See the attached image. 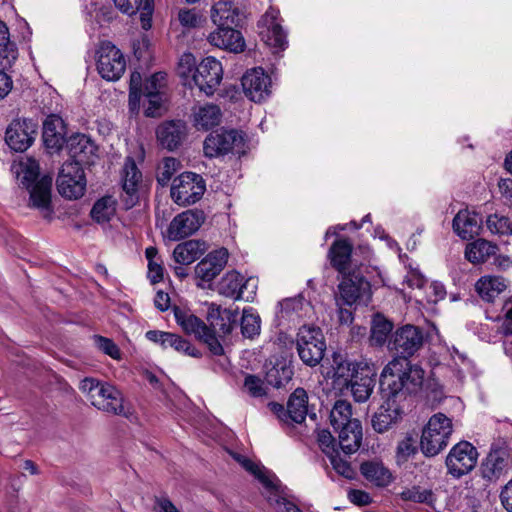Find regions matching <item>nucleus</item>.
Segmentation results:
<instances>
[{
  "mask_svg": "<svg viewBox=\"0 0 512 512\" xmlns=\"http://www.w3.org/2000/svg\"><path fill=\"white\" fill-rule=\"evenodd\" d=\"M11 169L20 184L29 189V205L38 209L43 217L50 218L53 212L51 208L52 177L43 176L37 180L39 164L35 159L29 157L15 161Z\"/></svg>",
  "mask_w": 512,
  "mask_h": 512,
  "instance_id": "obj_1",
  "label": "nucleus"
},
{
  "mask_svg": "<svg viewBox=\"0 0 512 512\" xmlns=\"http://www.w3.org/2000/svg\"><path fill=\"white\" fill-rule=\"evenodd\" d=\"M424 370L407 359L394 358L383 369L380 384L383 391L395 398L400 393L418 394L424 383Z\"/></svg>",
  "mask_w": 512,
  "mask_h": 512,
  "instance_id": "obj_2",
  "label": "nucleus"
},
{
  "mask_svg": "<svg viewBox=\"0 0 512 512\" xmlns=\"http://www.w3.org/2000/svg\"><path fill=\"white\" fill-rule=\"evenodd\" d=\"M235 459L246 471L259 480L264 488V495L278 512H301L294 503L285 497L279 480L272 472L245 456L236 455Z\"/></svg>",
  "mask_w": 512,
  "mask_h": 512,
  "instance_id": "obj_3",
  "label": "nucleus"
},
{
  "mask_svg": "<svg viewBox=\"0 0 512 512\" xmlns=\"http://www.w3.org/2000/svg\"><path fill=\"white\" fill-rule=\"evenodd\" d=\"M79 389L97 409L117 415L126 413L122 394L115 386L95 378H85L81 381Z\"/></svg>",
  "mask_w": 512,
  "mask_h": 512,
  "instance_id": "obj_4",
  "label": "nucleus"
},
{
  "mask_svg": "<svg viewBox=\"0 0 512 512\" xmlns=\"http://www.w3.org/2000/svg\"><path fill=\"white\" fill-rule=\"evenodd\" d=\"M453 433L452 419L443 413L432 415L423 427L420 449L427 457L438 455L444 450Z\"/></svg>",
  "mask_w": 512,
  "mask_h": 512,
  "instance_id": "obj_5",
  "label": "nucleus"
},
{
  "mask_svg": "<svg viewBox=\"0 0 512 512\" xmlns=\"http://www.w3.org/2000/svg\"><path fill=\"white\" fill-rule=\"evenodd\" d=\"M296 347L300 359L308 366H316L324 356L326 343L319 327L303 325L296 337Z\"/></svg>",
  "mask_w": 512,
  "mask_h": 512,
  "instance_id": "obj_6",
  "label": "nucleus"
},
{
  "mask_svg": "<svg viewBox=\"0 0 512 512\" xmlns=\"http://www.w3.org/2000/svg\"><path fill=\"white\" fill-rule=\"evenodd\" d=\"M205 190V181L201 175L184 172L172 180L170 195L176 204L189 206L199 201Z\"/></svg>",
  "mask_w": 512,
  "mask_h": 512,
  "instance_id": "obj_7",
  "label": "nucleus"
},
{
  "mask_svg": "<svg viewBox=\"0 0 512 512\" xmlns=\"http://www.w3.org/2000/svg\"><path fill=\"white\" fill-rule=\"evenodd\" d=\"M174 316L177 324L186 334L194 335L203 341L214 355H221L223 353V347L215 333L197 316L189 310L178 307L174 309Z\"/></svg>",
  "mask_w": 512,
  "mask_h": 512,
  "instance_id": "obj_8",
  "label": "nucleus"
},
{
  "mask_svg": "<svg viewBox=\"0 0 512 512\" xmlns=\"http://www.w3.org/2000/svg\"><path fill=\"white\" fill-rule=\"evenodd\" d=\"M341 275L342 279L335 296L336 305H340V301L349 307L358 303L367 304L371 298L370 283L355 271Z\"/></svg>",
  "mask_w": 512,
  "mask_h": 512,
  "instance_id": "obj_9",
  "label": "nucleus"
},
{
  "mask_svg": "<svg viewBox=\"0 0 512 512\" xmlns=\"http://www.w3.org/2000/svg\"><path fill=\"white\" fill-rule=\"evenodd\" d=\"M359 251L362 254L361 257L357 250L353 251L352 245L347 240L338 239L331 245L328 257L331 265L340 274H345L369 260L371 252L368 247H359Z\"/></svg>",
  "mask_w": 512,
  "mask_h": 512,
  "instance_id": "obj_10",
  "label": "nucleus"
},
{
  "mask_svg": "<svg viewBox=\"0 0 512 512\" xmlns=\"http://www.w3.org/2000/svg\"><path fill=\"white\" fill-rule=\"evenodd\" d=\"M280 12L270 7L259 21L260 36L272 53L279 54L288 46L287 32L282 27Z\"/></svg>",
  "mask_w": 512,
  "mask_h": 512,
  "instance_id": "obj_11",
  "label": "nucleus"
},
{
  "mask_svg": "<svg viewBox=\"0 0 512 512\" xmlns=\"http://www.w3.org/2000/svg\"><path fill=\"white\" fill-rule=\"evenodd\" d=\"M257 284L256 278L245 279L237 271H229L219 281L217 291L225 297L252 302L256 296Z\"/></svg>",
  "mask_w": 512,
  "mask_h": 512,
  "instance_id": "obj_12",
  "label": "nucleus"
},
{
  "mask_svg": "<svg viewBox=\"0 0 512 512\" xmlns=\"http://www.w3.org/2000/svg\"><path fill=\"white\" fill-rule=\"evenodd\" d=\"M241 86L250 101L262 103L271 95L272 78L262 66H254L243 74Z\"/></svg>",
  "mask_w": 512,
  "mask_h": 512,
  "instance_id": "obj_13",
  "label": "nucleus"
},
{
  "mask_svg": "<svg viewBox=\"0 0 512 512\" xmlns=\"http://www.w3.org/2000/svg\"><path fill=\"white\" fill-rule=\"evenodd\" d=\"M478 452L476 448L467 441L455 444L446 457L448 473L459 478L469 473L477 464Z\"/></svg>",
  "mask_w": 512,
  "mask_h": 512,
  "instance_id": "obj_14",
  "label": "nucleus"
},
{
  "mask_svg": "<svg viewBox=\"0 0 512 512\" xmlns=\"http://www.w3.org/2000/svg\"><path fill=\"white\" fill-rule=\"evenodd\" d=\"M59 193L68 199H78L84 195L86 178L78 163H64L57 178Z\"/></svg>",
  "mask_w": 512,
  "mask_h": 512,
  "instance_id": "obj_15",
  "label": "nucleus"
},
{
  "mask_svg": "<svg viewBox=\"0 0 512 512\" xmlns=\"http://www.w3.org/2000/svg\"><path fill=\"white\" fill-rule=\"evenodd\" d=\"M38 125L31 119H14L5 131V142L15 152H24L33 144Z\"/></svg>",
  "mask_w": 512,
  "mask_h": 512,
  "instance_id": "obj_16",
  "label": "nucleus"
},
{
  "mask_svg": "<svg viewBox=\"0 0 512 512\" xmlns=\"http://www.w3.org/2000/svg\"><path fill=\"white\" fill-rule=\"evenodd\" d=\"M229 252L221 247L208 253L195 267V275L200 288L210 287L211 282L220 274L228 262Z\"/></svg>",
  "mask_w": 512,
  "mask_h": 512,
  "instance_id": "obj_17",
  "label": "nucleus"
},
{
  "mask_svg": "<svg viewBox=\"0 0 512 512\" xmlns=\"http://www.w3.org/2000/svg\"><path fill=\"white\" fill-rule=\"evenodd\" d=\"M423 341L424 336L420 328L405 325L395 331L388 347L391 351L400 354V358L407 359L421 348Z\"/></svg>",
  "mask_w": 512,
  "mask_h": 512,
  "instance_id": "obj_18",
  "label": "nucleus"
},
{
  "mask_svg": "<svg viewBox=\"0 0 512 512\" xmlns=\"http://www.w3.org/2000/svg\"><path fill=\"white\" fill-rule=\"evenodd\" d=\"M243 143L242 136L235 130H218L209 134L203 145L204 154L213 158L232 152Z\"/></svg>",
  "mask_w": 512,
  "mask_h": 512,
  "instance_id": "obj_19",
  "label": "nucleus"
},
{
  "mask_svg": "<svg viewBox=\"0 0 512 512\" xmlns=\"http://www.w3.org/2000/svg\"><path fill=\"white\" fill-rule=\"evenodd\" d=\"M180 74L185 76L188 73L191 81L206 95H212L219 86L222 77V66H179Z\"/></svg>",
  "mask_w": 512,
  "mask_h": 512,
  "instance_id": "obj_20",
  "label": "nucleus"
},
{
  "mask_svg": "<svg viewBox=\"0 0 512 512\" xmlns=\"http://www.w3.org/2000/svg\"><path fill=\"white\" fill-rule=\"evenodd\" d=\"M366 361H351L340 353H334L332 356V364L327 376L332 379L334 386L340 389L349 387V384L359 374L360 368L367 365Z\"/></svg>",
  "mask_w": 512,
  "mask_h": 512,
  "instance_id": "obj_21",
  "label": "nucleus"
},
{
  "mask_svg": "<svg viewBox=\"0 0 512 512\" xmlns=\"http://www.w3.org/2000/svg\"><path fill=\"white\" fill-rule=\"evenodd\" d=\"M205 220L204 214L199 210H187L178 214L167 229L170 240L177 241L195 233Z\"/></svg>",
  "mask_w": 512,
  "mask_h": 512,
  "instance_id": "obj_22",
  "label": "nucleus"
},
{
  "mask_svg": "<svg viewBox=\"0 0 512 512\" xmlns=\"http://www.w3.org/2000/svg\"><path fill=\"white\" fill-rule=\"evenodd\" d=\"M271 410L284 421L290 419L295 423H302L308 414V395L302 388H297L289 397L287 409L277 403H271Z\"/></svg>",
  "mask_w": 512,
  "mask_h": 512,
  "instance_id": "obj_23",
  "label": "nucleus"
},
{
  "mask_svg": "<svg viewBox=\"0 0 512 512\" xmlns=\"http://www.w3.org/2000/svg\"><path fill=\"white\" fill-rule=\"evenodd\" d=\"M67 147L72 161L66 163H78L82 165L93 164L96 159L97 147L91 139L84 134H75L69 137Z\"/></svg>",
  "mask_w": 512,
  "mask_h": 512,
  "instance_id": "obj_24",
  "label": "nucleus"
},
{
  "mask_svg": "<svg viewBox=\"0 0 512 512\" xmlns=\"http://www.w3.org/2000/svg\"><path fill=\"white\" fill-rule=\"evenodd\" d=\"M403 413L404 411L397 402V398L390 395L373 416L372 426L375 431L383 433L400 420Z\"/></svg>",
  "mask_w": 512,
  "mask_h": 512,
  "instance_id": "obj_25",
  "label": "nucleus"
},
{
  "mask_svg": "<svg viewBox=\"0 0 512 512\" xmlns=\"http://www.w3.org/2000/svg\"><path fill=\"white\" fill-rule=\"evenodd\" d=\"M234 25H223L212 32L208 40L216 47L228 50L233 53L242 52L245 46L240 31L233 29Z\"/></svg>",
  "mask_w": 512,
  "mask_h": 512,
  "instance_id": "obj_26",
  "label": "nucleus"
},
{
  "mask_svg": "<svg viewBox=\"0 0 512 512\" xmlns=\"http://www.w3.org/2000/svg\"><path fill=\"white\" fill-rule=\"evenodd\" d=\"M142 181V173L138 169L135 161L127 157L122 170V186L126 194L125 203L131 208L137 202L138 188Z\"/></svg>",
  "mask_w": 512,
  "mask_h": 512,
  "instance_id": "obj_27",
  "label": "nucleus"
},
{
  "mask_svg": "<svg viewBox=\"0 0 512 512\" xmlns=\"http://www.w3.org/2000/svg\"><path fill=\"white\" fill-rule=\"evenodd\" d=\"M482 228V218L468 209L460 210L453 219V230L462 239L468 240L477 236Z\"/></svg>",
  "mask_w": 512,
  "mask_h": 512,
  "instance_id": "obj_28",
  "label": "nucleus"
},
{
  "mask_svg": "<svg viewBox=\"0 0 512 512\" xmlns=\"http://www.w3.org/2000/svg\"><path fill=\"white\" fill-rule=\"evenodd\" d=\"M360 368L359 374L349 384L352 396L356 402H366L374 389L376 371L369 363Z\"/></svg>",
  "mask_w": 512,
  "mask_h": 512,
  "instance_id": "obj_29",
  "label": "nucleus"
},
{
  "mask_svg": "<svg viewBox=\"0 0 512 512\" xmlns=\"http://www.w3.org/2000/svg\"><path fill=\"white\" fill-rule=\"evenodd\" d=\"M207 320L214 328V333L229 334L236 322L237 314L231 309H223L216 303H207Z\"/></svg>",
  "mask_w": 512,
  "mask_h": 512,
  "instance_id": "obj_30",
  "label": "nucleus"
},
{
  "mask_svg": "<svg viewBox=\"0 0 512 512\" xmlns=\"http://www.w3.org/2000/svg\"><path fill=\"white\" fill-rule=\"evenodd\" d=\"M115 6L128 15L140 13L141 26L144 30L151 28V19L154 11L153 0H112Z\"/></svg>",
  "mask_w": 512,
  "mask_h": 512,
  "instance_id": "obj_31",
  "label": "nucleus"
},
{
  "mask_svg": "<svg viewBox=\"0 0 512 512\" xmlns=\"http://www.w3.org/2000/svg\"><path fill=\"white\" fill-rule=\"evenodd\" d=\"M242 16L240 9L231 1H218L211 9V19L217 27L223 25L238 26Z\"/></svg>",
  "mask_w": 512,
  "mask_h": 512,
  "instance_id": "obj_32",
  "label": "nucleus"
},
{
  "mask_svg": "<svg viewBox=\"0 0 512 512\" xmlns=\"http://www.w3.org/2000/svg\"><path fill=\"white\" fill-rule=\"evenodd\" d=\"M185 128L182 121L165 122L157 128V139L163 147L173 150L181 143L185 135Z\"/></svg>",
  "mask_w": 512,
  "mask_h": 512,
  "instance_id": "obj_33",
  "label": "nucleus"
},
{
  "mask_svg": "<svg viewBox=\"0 0 512 512\" xmlns=\"http://www.w3.org/2000/svg\"><path fill=\"white\" fill-rule=\"evenodd\" d=\"M506 288V280L501 276L495 275H485L475 283L476 292L485 302H494Z\"/></svg>",
  "mask_w": 512,
  "mask_h": 512,
  "instance_id": "obj_34",
  "label": "nucleus"
},
{
  "mask_svg": "<svg viewBox=\"0 0 512 512\" xmlns=\"http://www.w3.org/2000/svg\"><path fill=\"white\" fill-rule=\"evenodd\" d=\"M88 57L95 64H121L125 61L122 51L110 41L99 42L92 51L88 52Z\"/></svg>",
  "mask_w": 512,
  "mask_h": 512,
  "instance_id": "obj_35",
  "label": "nucleus"
},
{
  "mask_svg": "<svg viewBox=\"0 0 512 512\" xmlns=\"http://www.w3.org/2000/svg\"><path fill=\"white\" fill-rule=\"evenodd\" d=\"M192 116L198 130H208L220 123L222 112L217 105L207 103L195 107Z\"/></svg>",
  "mask_w": 512,
  "mask_h": 512,
  "instance_id": "obj_36",
  "label": "nucleus"
},
{
  "mask_svg": "<svg viewBox=\"0 0 512 512\" xmlns=\"http://www.w3.org/2000/svg\"><path fill=\"white\" fill-rule=\"evenodd\" d=\"M508 467V455L500 449L490 451L482 463L481 471L484 478L489 480L499 478Z\"/></svg>",
  "mask_w": 512,
  "mask_h": 512,
  "instance_id": "obj_37",
  "label": "nucleus"
},
{
  "mask_svg": "<svg viewBox=\"0 0 512 512\" xmlns=\"http://www.w3.org/2000/svg\"><path fill=\"white\" fill-rule=\"evenodd\" d=\"M336 431L338 432L339 446L345 454H352L359 449L362 440L360 421H352L348 426Z\"/></svg>",
  "mask_w": 512,
  "mask_h": 512,
  "instance_id": "obj_38",
  "label": "nucleus"
},
{
  "mask_svg": "<svg viewBox=\"0 0 512 512\" xmlns=\"http://www.w3.org/2000/svg\"><path fill=\"white\" fill-rule=\"evenodd\" d=\"M360 471L367 481L378 487H386L393 481L391 471L380 461L364 462Z\"/></svg>",
  "mask_w": 512,
  "mask_h": 512,
  "instance_id": "obj_39",
  "label": "nucleus"
},
{
  "mask_svg": "<svg viewBox=\"0 0 512 512\" xmlns=\"http://www.w3.org/2000/svg\"><path fill=\"white\" fill-rule=\"evenodd\" d=\"M207 250L204 241L188 240L178 244L173 251L174 260L181 265H189Z\"/></svg>",
  "mask_w": 512,
  "mask_h": 512,
  "instance_id": "obj_40",
  "label": "nucleus"
},
{
  "mask_svg": "<svg viewBox=\"0 0 512 512\" xmlns=\"http://www.w3.org/2000/svg\"><path fill=\"white\" fill-rule=\"evenodd\" d=\"M497 252V246L486 239H477L467 244L465 249V257L472 264H480L486 262L491 256Z\"/></svg>",
  "mask_w": 512,
  "mask_h": 512,
  "instance_id": "obj_41",
  "label": "nucleus"
},
{
  "mask_svg": "<svg viewBox=\"0 0 512 512\" xmlns=\"http://www.w3.org/2000/svg\"><path fill=\"white\" fill-rule=\"evenodd\" d=\"M43 138L48 147L61 145L63 139V120L57 115H50L43 123Z\"/></svg>",
  "mask_w": 512,
  "mask_h": 512,
  "instance_id": "obj_42",
  "label": "nucleus"
},
{
  "mask_svg": "<svg viewBox=\"0 0 512 512\" xmlns=\"http://www.w3.org/2000/svg\"><path fill=\"white\" fill-rule=\"evenodd\" d=\"M280 313L282 317L292 318L308 316L312 311V306L309 302L299 295L292 298H287L279 303Z\"/></svg>",
  "mask_w": 512,
  "mask_h": 512,
  "instance_id": "obj_43",
  "label": "nucleus"
},
{
  "mask_svg": "<svg viewBox=\"0 0 512 512\" xmlns=\"http://www.w3.org/2000/svg\"><path fill=\"white\" fill-rule=\"evenodd\" d=\"M352 421H359L352 418V406L346 400H338L335 402L330 412V423L335 430L348 426Z\"/></svg>",
  "mask_w": 512,
  "mask_h": 512,
  "instance_id": "obj_44",
  "label": "nucleus"
},
{
  "mask_svg": "<svg viewBox=\"0 0 512 512\" xmlns=\"http://www.w3.org/2000/svg\"><path fill=\"white\" fill-rule=\"evenodd\" d=\"M393 329V324L383 315L376 314L371 325L370 342L374 346L383 345Z\"/></svg>",
  "mask_w": 512,
  "mask_h": 512,
  "instance_id": "obj_45",
  "label": "nucleus"
},
{
  "mask_svg": "<svg viewBox=\"0 0 512 512\" xmlns=\"http://www.w3.org/2000/svg\"><path fill=\"white\" fill-rule=\"evenodd\" d=\"M116 213V201L112 197L99 199L91 210L92 218L98 223L110 221Z\"/></svg>",
  "mask_w": 512,
  "mask_h": 512,
  "instance_id": "obj_46",
  "label": "nucleus"
},
{
  "mask_svg": "<svg viewBox=\"0 0 512 512\" xmlns=\"http://www.w3.org/2000/svg\"><path fill=\"white\" fill-rule=\"evenodd\" d=\"M261 329V319L259 315L252 309L243 310L241 318V332L246 338H254L258 336Z\"/></svg>",
  "mask_w": 512,
  "mask_h": 512,
  "instance_id": "obj_47",
  "label": "nucleus"
},
{
  "mask_svg": "<svg viewBox=\"0 0 512 512\" xmlns=\"http://www.w3.org/2000/svg\"><path fill=\"white\" fill-rule=\"evenodd\" d=\"M486 227L495 235H512V222L502 214H490L486 219Z\"/></svg>",
  "mask_w": 512,
  "mask_h": 512,
  "instance_id": "obj_48",
  "label": "nucleus"
},
{
  "mask_svg": "<svg viewBox=\"0 0 512 512\" xmlns=\"http://www.w3.org/2000/svg\"><path fill=\"white\" fill-rule=\"evenodd\" d=\"M169 347L190 357L197 358L201 355V353L194 346H192L189 341L183 339L177 334L170 332H168L166 336V343L164 348L166 349Z\"/></svg>",
  "mask_w": 512,
  "mask_h": 512,
  "instance_id": "obj_49",
  "label": "nucleus"
},
{
  "mask_svg": "<svg viewBox=\"0 0 512 512\" xmlns=\"http://www.w3.org/2000/svg\"><path fill=\"white\" fill-rule=\"evenodd\" d=\"M142 75L135 70L130 76L129 109L132 113H138L141 101Z\"/></svg>",
  "mask_w": 512,
  "mask_h": 512,
  "instance_id": "obj_50",
  "label": "nucleus"
},
{
  "mask_svg": "<svg viewBox=\"0 0 512 512\" xmlns=\"http://www.w3.org/2000/svg\"><path fill=\"white\" fill-rule=\"evenodd\" d=\"M407 273L404 276L403 282L407 284L409 288L417 289L419 292L425 287L426 280L422 273L417 267H413L412 264L406 265Z\"/></svg>",
  "mask_w": 512,
  "mask_h": 512,
  "instance_id": "obj_51",
  "label": "nucleus"
},
{
  "mask_svg": "<svg viewBox=\"0 0 512 512\" xmlns=\"http://www.w3.org/2000/svg\"><path fill=\"white\" fill-rule=\"evenodd\" d=\"M244 391L254 398H262L266 395V387L263 381L254 375L245 377Z\"/></svg>",
  "mask_w": 512,
  "mask_h": 512,
  "instance_id": "obj_52",
  "label": "nucleus"
},
{
  "mask_svg": "<svg viewBox=\"0 0 512 512\" xmlns=\"http://www.w3.org/2000/svg\"><path fill=\"white\" fill-rule=\"evenodd\" d=\"M147 98V107L145 108V115L148 117H157L161 115L162 107L165 101L164 93H148L144 95Z\"/></svg>",
  "mask_w": 512,
  "mask_h": 512,
  "instance_id": "obj_53",
  "label": "nucleus"
},
{
  "mask_svg": "<svg viewBox=\"0 0 512 512\" xmlns=\"http://www.w3.org/2000/svg\"><path fill=\"white\" fill-rule=\"evenodd\" d=\"M330 463L335 470V472L345 478L352 479L355 475V472L353 468L351 467L350 463L343 459L339 452H335V454H332L328 456Z\"/></svg>",
  "mask_w": 512,
  "mask_h": 512,
  "instance_id": "obj_54",
  "label": "nucleus"
},
{
  "mask_svg": "<svg viewBox=\"0 0 512 512\" xmlns=\"http://www.w3.org/2000/svg\"><path fill=\"white\" fill-rule=\"evenodd\" d=\"M402 498L404 500L428 504H431L434 501L432 492L428 489H422L420 487H412L411 489L403 491Z\"/></svg>",
  "mask_w": 512,
  "mask_h": 512,
  "instance_id": "obj_55",
  "label": "nucleus"
},
{
  "mask_svg": "<svg viewBox=\"0 0 512 512\" xmlns=\"http://www.w3.org/2000/svg\"><path fill=\"white\" fill-rule=\"evenodd\" d=\"M166 85V74L164 72H156L150 77L146 78L144 84V95L148 93H164Z\"/></svg>",
  "mask_w": 512,
  "mask_h": 512,
  "instance_id": "obj_56",
  "label": "nucleus"
},
{
  "mask_svg": "<svg viewBox=\"0 0 512 512\" xmlns=\"http://www.w3.org/2000/svg\"><path fill=\"white\" fill-rule=\"evenodd\" d=\"M180 169V162L173 158L168 157L163 160L162 167L158 176V181L165 185L171 179L174 173Z\"/></svg>",
  "mask_w": 512,
  "mask_h": 512,
  "instance_id": "obj_57",
  "label": "nucleus"
},
{
  "mask_svg": "<svg viewBox=\"0 0 512 512\" xmlns=\"http://www.w3.org/2000/svg\"><path fill=\"white\" fill-rule=\"evenodd\" d=\"M291 376L292 370L289 367H282L280 370L274 367L267 374L268 381L275 387L284 386Z\"/></svg>",
  "mask_w": 512,
  "mask_h": 512,
  "instance_id": "obj_58",
  "label": "nucleus"
},
{
  "mask_svg": "<svg viewBox=\"0 0 512 512\" xmlns=\"http://www.w3.org/2000/svg\"><path fill=\"white\" fill-rule=\"evenodd\" d=\"M423 289H425V299L428 303H437L446 296L444 285L438 281L431 282Z\"/></svg>",
  "mask_w": 512,
  "mask_h": 512,
  "instance_id": "obj_59",
  "label": "nucleus"
},
{
  "mask_svg": "<svg viewBox=\"0 0 512 512\" xmlns=\"http://www.w3.org/2000/svg\"><path fill=\"white\" fill-rule=\"evenodd\" d=\"M318 445L323 453L328 456L335 454L336 449L335 440L332 434L325 429L319 430L317 434Z\"/></svg>",
  "mask_w": 512,
  "mask_h": 512,
  "instance_id": "obj_60",
  "label": "nucleus"
},
{
  "mask_svg": "<svg viewBox=\"0 0 512 512\" xmlns=\"http://www.w3.org/2000/svg\"><path fill=\"white\" fill-rule=\"evenodd\" d=\"M96 344L101 351L109 355L111 358L115 360H119L121 358L120 350L112 340L98 336L96 338Z\"/></svg>",
  "mask_w": 512,
  "mask_h": 512,
  "instance_id": "obj_61",
  "label": "nucleus"
},
{
  "mask_svg": "<svg viewBox=\"0 0 512 512\" xmlns=\"http://www.w3.org/2000/svg\"><path fill=\"white\" fill-rule=\"evenodd\" d=\"M99 75L106 81H117L125 72V66H95Z\"/></svg>",
  "mask_w": 512,
  "mask_h": 512,
  "instance_id": "obj_62",
  "label": "nucleus"
},
{
  "mask_svg": "<svg viewBox=\"0 0 512 512\" xmlns=\"http://www.w3.org/2000/svg\"><path fill=\"white\" fill-rule=\"evenodd\" d=\"M178 20L186 28H195L200 24L201 18L193 9H181L178 12Z\"/></svg>",
  "mask_w": 512,
  "mask_h": 512,
  "instance_id": "obj_63",
  "label": "nucleus"
},
{
  "mask_svg": "<svg viewBox=\"0 0 512 512\" xmlns=\"http://www.w3.org/2000/svg\"><path fill=\"white\" fill-rule=\"evenodd\" d=\"M416 451L415 440L411 435L405 436L397 446V454L399 458L407 459Z\"/></svg>",
  "mask_w": 512,
  "mask_h": 512,
  "instance_id": "obj_64",
  "label": "nucleus"
}]
</instances>
